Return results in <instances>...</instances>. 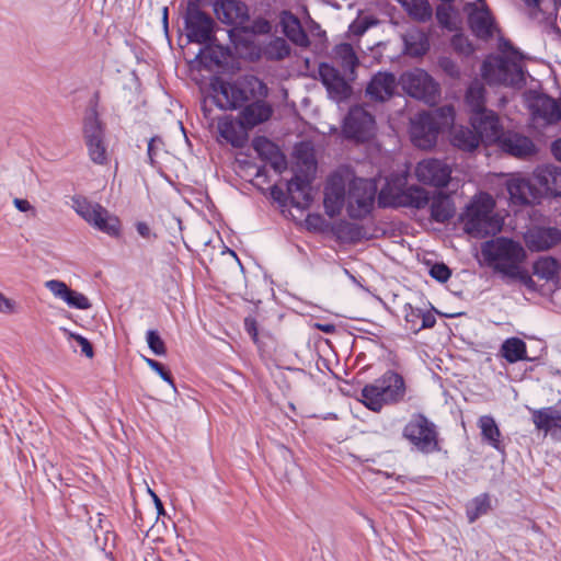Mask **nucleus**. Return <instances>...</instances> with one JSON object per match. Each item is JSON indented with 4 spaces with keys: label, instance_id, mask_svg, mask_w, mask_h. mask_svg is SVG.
I'll return each mask as SVG.
<instances>
[{
    "label": "nucleus",
    "instance_id": "f257e3e1",
    "mask_svg": "<svg viewBox=\"0 0 561 561\" xmlns=\"http://www.w3.org/2000/svg\"><path fill=\"white\" fill-rule=\"evenodd\" d=\"M377 193L374 180L355 178L347 170L334 172L324 190V209L330 218L340 215L344 206L351 218L362 219L370 214Z\"/></svg>",
    "mask_w": 561,
    "mask_h": 561
},
{
    "label": "nucleus",
    "instance_id": "f03ea898",
    "mask_svg": "<svg viewBox=\"0 0 561 561\" xmlns=\"http://www.w3.org/2000/svg\"><path fill=\"white\" fill-rule=\"evenodd\" d=\"M214 103L221 110H238L255 99H265L267 85L252 75L240 76L233 80L214 77L209 85Z\"/></svg>",
    "mask_w": 561,
    "mask_h": 561
},
{
    "label": "nucleus",
    "instance_id": "7ed1b4c3",
    "mask_svg": "<svg viewBox=\"0 0 561 561\" xmlns=\"http://www.w3.org/2000/svg\"><path fill=\"white\" fill-rule=\"evenodd\" d=\"M481 256L490 268L506 279L518 275L527 253L518 241L497 237L481 244Z\"/></svg>",
    "mask_w": 561,
    "mask_h": 561
},
{
    "label": "nucleus",
    "instance_id": "20e7f679",
    "mask_svg": "<svg viewBox=\"0 0 561 561\" xmlns=\"http://www.w3.org/2000/svg\"><path fill=\"white\" fill-rule=\"evenodd\" d=\"M495 202L488 193H480L460 215L463 231L474 238L495 234L502 228V219L494 214Z\"/></svg>",
    "mask_w": 561,
    "mask_h": 561
},
{
    "label": "nucleus",
    "instance_id": "39448f33",
    "mask_svg": "<svg viewBox=\"0 0 561 561\" xmlns=\"http://www.w3.org/2000/svg\"><path fill=\"white\" fill-rule=\"evenodd\" d=\"M455 110L444 105L431 112H422L411 118L410 135L412 142L421 149H431L438 134L454 124Z\"/></svg>",
    "mask_w": 561,
    "mask_h": 561
},
{
    "label": "nucleus",
    "instance_id": "423d86ee",
    "mask_svg": "<svg viewBox=\"0 0 561 561\" xmlns=\"http://www.w3.org/2000/svg\"><path fill=\"white\" fill-rule=\"evenodd\" d=\"M404 394L403 377L396 371L388 370L362 389L360 401L369 410L379 412L385 405L401 401Z\"/></svg>",
    "mask_w": 561,
    "mask_h": 561
},
{
    "label": "nucleus",
    "instance_id": "0eeeda50",
    "mask_svg": "<svg viewBox=\"0 0 561 561\" xmlns=\"http://www.w3.org/2000/svg\"><path fill=\"white\" fill-rule=\"evenodd\" d=\"M407 184L408 179L404 174L387 179L379 192V204L383 207H425L430 202L428 192L423 187Z\"/></svg>",
    "mask_w": 561,
    "mask_h": 561
},
{
    "label": "nucleus",
    "instance_id": "6e6552de",
    "mask_svg": "<svg viewBox=\"0 0 561 561\" xmlns=\"http://www.w3.org/2000/svg\"><path fill=\"white\" fill-rule=\"evenodd\" d=\"M510 49L514 59L506 57H490L485 59L481 67L483 80L489 84H503L519 87L525 82L524 71L520 64L516 60L519 53L508 43L503 44V51Z\"/></svg>",
    "mask_w": 561,
    "mask_h": 561
},
{
    "label": "nucleus",
    "instance_id": "1a4fd4ad",
    "mask_svg": "<svg viewBox=\"0 0 561 561\" xmlns=\"http://www.w3.org/2000/svg\"><path fill=\"white\" fill-rule=\"evenodd\" d=\"M73 210L92 228L108 237L118 238L122 233L121 219L108 211L101 204L91 202L85 197L72 198Z\"/></svg>",
    "mask_w": 561,
    "mask_h": 561
},
{
    "label": "nucleus",
    "instance_id": "9d476101",
    "mask_svg": "<svg viewBox=\"0 0 561 561\" xmlns=\"http://www.w3.org/2000/svg\"><path fill=\"white\" fill-rule=\"evenodd\" d=\"M399 82L410 96L428 105L439 100V84L423 69L415 68L402 73Z\"/></svg>",
    "mask_w": 561,
    "mask_h": 561
},
{
    "label": "nucleus",
    "instance_id": "9b49d317",
    "mask_svg": "<svg viewBox=\"0 0 561 561\" xmlns=\"http://www.w3.org/2000/svg\"><path fill=\"white\" fill-rule=\"evenodd\" d=\"M403 436L419 450L431 453L437 449L435 425L421 414L413 415L403 430Z\"/></svg>",
    "mask_w": 561,
    "mask_h": 561
},
{
    "label": "nucleus",
    "instance_id": "f8f14e48",
    "mask_svg": "<svg viewBox=\"0 0 561 561\" xmlns=\"http://www.w3.org/2000/svg\"><path fill=\"white\" fill-rule=\"evenodd\" d=\"M343 133L346 138L367 141L376 133L375 118L362 106L352 107L344 119Z\"/></svg>",
    "mask_w": 561,
    "mask_h": 561
},
{
    "label": "nucleus",
    "instance_id": "ddd939ff",
    "mask_svg": "<svg viewBox=\"0 0 561 561\" xmlns=\"http://www.w3.org/2000/svg\"><path fill=\"white\" fill-rule=\"evenodd\" d=\"M414 174L425 185L446 187L451 179V167L443 160L428 158L416 164Z\"/></svg>",
    "mask_w": 561,
    "mask_h": 561
},
{
    "label": "nucleus",
    "instance_id": "4468645a",
    "mask_svg": "<svg viewBox=\"0 0 561 561\" xmlns=\"http://www.w3.org/2000/svg\"><path fill=\"white\" fill-rule=\"evenodd\" d=\"M185 26L191 42L206 44L213 38L214 20L195 4L187 8Z\"/></svg>",
    "mask_w": 561,
    "mask_h": 561
},
{
    "label": "nucleus",
    "instance_id": "2eb2a0df",
    "mask_svg": "<svg viewBox=\"0 0 561 561\" xmlns=\"http://www.w3.org/2000/svg\"><path fill=\"white\" fill-rule=\"evenodd\" d=\"M528 107L535 123L552 125L561 121V103L546 94H531Z\"/></svg>",
    "mask_w": 561,
    "mask_h": 561
},
{
    "label": "nucleus",
    "instance_id": "dca6fc26",
    "mask_svg": "<svg viewBox=\"0 0 561 561\" xmlns=\"http://www.w3.org/2000/svg\"><path fill=\"white\" fill-rule=\"evenodd\" d=\"M524 241L531 252L548 251L561 243V229L534 226L524 233Z\"/></svg>",
    "mask_w": 561,
    "mask_h": 561
},
{
    "label": "nucleus",
    "instance_id": "f3484780",
    "mask_svg": "<svg viewBox=\"0 0 561 561\" xmlns=\"http://www.w3.org/2000/svg\"><path fill=\"white\" fill-rule=\"evenodd\" d=\"M470 122L479 137V141L499 142L503 136L500 119L492 111L474 114L471 116Z\"/></svg>",
    "mask_w": 561,
    "mask_h": 561
},
{
    "label": "nucleus",
    "instance_id": "a211bd4d",
    "mask_svg": "<svg viewBox=\"0 0 561 561\" xmlns=\"http://www.w3.org/2000/svg\"><path fill=\"white\" fill-rule=\"evenodd\" d=\"M465 11L468 13L470 28L478 37L488 38L492 36L493 20L484 0H479V3H468Z\"/></svg>",
    "mask_w": 561,
    "mask_h": 561
},
{
    "label": "nucleus",
    "instance_id": "6ab92c4d",
    "mask_svg": "<svg viewBox=\"0 0 561 561\" xmlns=\"http://www.w3.org/2000/svg\"><path fill=\"white\" fill-rule=\"evenodd\" d=\"M319 76L330 98L335 102H341L350 95L351 88L348 83L334 67L321 64L319 66Z\"/></svg>",
    "mask_w": 561,
    "mask_h": 561
},
{
    "label": "nucleus",
    "instance_id": "aec40b11",
    "mask_svg": "<svg viewBox=\"0 0 561 561\" xmlns=\"http://www.w3.org/2000/svg\"><path fill=\"white\" fill-rule=\"evenodd\" d=\"M319 76L330 98L335 102H341L350 95L351 88L348 83L334 67L321 64L319 66Z\"/></svg>",
    "mask_w": 561,
    "mask_h": 561
},
{
    "label": "nucleus",
    "instance_id": "412c9836",
    "mask_svg": "<svg viewBox=\"0 0 561 561\" xmlns=\"http://www.w3.org/2000/svg\"><path fill=\"white\" fill-rule=\"evenodd\" d=\"M319 76L330 98L335 102H341L350 95L351 88L348 83L334 67L321 64L319 66Z\"/></svg>",
    "mask_w": 561,
    "mask_h": 561
},
{
    "label": "nucleus",
    "instance_id": "4be33fe9",
    "mask_svg": "<svg viewBox=\"0 0 561 561\" xmlns=\"http://www.w3.org/2000/svg\"><path fill=\"white\" fill-rule=\"evenodd\" d=\"M44 285L55 298L62 300L70 308L80 310H87L91 308V302L85 295L71 289L62 280L49 279L46 280Z\"/></svg>",
    "mask_w": 561,
    "mask_h": 561
},
{
    "label": "nucleus",
    "instance_id": "5701e85b",
    "mask_svg": "<svg viewBox=\"0 0 561 561\" xmlns=\"http://www.w3.org/2000/svg\"><path fill=\"white\" fill-rule=\"evenodd\" d=\"M535 427L542 431L546 435L552 437L561 435V411L554 407H546L541 409L528 408Z\"/></svg>",
    "mask_w": 561,
    "mask_h": 561
},
{
    "label": "nucleus",
    "instance_id": "b1692460",
    "mask_svg": "<svg viewBox=\"0 0 561 561\" xmlns=\"http://www.w3.org/2000/svg\"><path fill=\"white\" fill-rule=\"evenodd\" d=\"M501 149L518 159H527L537 153L534 141L518 133L503 134L499 141Z\"/></svg>",
    "mask_w": 561,
    "mask_h": 561
},
{
    "label": "nucleus",
    "instance_id": "393cba45",
    "mask_svg": "<svg viewBox=\"0 0 561 561\" xmlns=\"http://www.w3.org/2000/svg\"><path fill=\"white\" fill-rule=\"evenodd\" d=\"M272 105L265 99H255L242 107L239 117L244 128L251 129L267 122L273 115Z\"/></svg>",
    "mask_w": 561,
    "mask_h": 561
},
{
    "label": "nucleus",
    "instance_id": "a878e982",
    "mask_svg": "<svg viewBox=\"0 0 561 561\" xmlns=\"http://www.w3.org/2000/svg\"><path fill=\"white\" fill-rule=\"evenodd\" d=\"M506 190L510 201L514 205H527L537 198V191L529 180L519 174L510 175L506 181Z\"/></svg>",
    "mask_w": 561,
    "mask_h": 561
},
{
    "label": "nucleus",
    "instance_id": "bb28decb",
    "mask_svg": "<svg viewBox=\"0 0 561 561\" xmlns=\"http://www.w3.org/2000/svg\"><path fill=\"white\" fill-rule=\"evenodd\" d=\"M252 146L259 157L270 163L276 172L282 173L286 169V158L273 141L260 136L253 139Z\"/></svg>",
    "mask_w": 561,
    "mask_h": 561
},
{
    "label": "nucleus",
    "instance_id": "cd10ccee",
    "mask_svg": "<svg viewBox=\"0 0 561 561\" xmlns=\"http://www.w3.org/2000/svg\"><path fill=\"white\" fill-rule=\"evenodd\" d=\"M534 178L546 193L561 197V168L547 164L537 167L534 171Z\"/></svg>",
    "mask_w": 561,
    "mask_h": 561
},
{
    "label": "nucleus",
    "instance_id": "c85d7f7f",
    "mask_svg": "<svg viewBox=\"0 0 561 561\" xmlns=\"http://www.w3.org/2000/svg\"><path fill=\"white\" fill-rule=\"evenodd\" d=\"M397 87L396 77L389 72H378L367 85L366 92L373 99L385 101L389 99Z\"/></svg>",
    "mask_w": 561,
    "mask_h": 561
},
{
    "label": "nucleus",
    "instance_id": "c756f323",
    "mask_svg": "<svg viewBox=\"0 0 561 561\" xmlns=\"http://www.w3.org/2000/svg\"><path fill=\"white\" fill-rule=\"evenodd\" d=\"M218 19L228 25H240L249 19L247 5L238 0H226L217 10Z\"/></svg>",
    "mask_w": 561,
    "mask_h": 561
},
{
    "label": "nucleus",
    "instance_id": "7c9ffc66",
    "mask_svg": "<svg viewBox=\"0 0 561 561\" xmlns=\"http://www.w3.org/2000/svg\"><path fill=\"white\" fill-rule=\"evenodd\" d=\"M245 129L247 128L241 125L240 118L239 122H236L231 117L225 116L218 122V133L220 137L233 147L243 146L247 140Z\"/></svg>",
    "mask_w": 561,
    "mask_h": 561
},
{
    "label": "nucleus",
    "instance_id": "2f4dec72",
    "mask_svg": "<svg viewBox=\"0 0 561 561\" xmlns=\"http://www.w3.org/2000/svg\"><path fill=\"white\" fill-rule=\"evenodd\" d=\"M280 25L284 34L289 41L300 47L309 45V38L304 31L300 21L290 12H283L280 15Z\"/></svg>",
    "mask_w": 561,
    "mask_h": 561
},
{
    "label": "nucleus",
    "instance_id": "473e14b6",
    "mask_svg": "<svg viewBox=\"0 0 561 561\" xmlns=\"http://www.w3.org/2000/svg\"><path fill=\"white\" fill-rule=\"evenodd\" d=\"M465 102L472 115L488 112L485 108V89L479 79L473 80L467 89Z\"/></svg>",
    "mask_w": 561,
    "mask_h": 561
},
{
    "label": "nucleus",
    "instance_id": "72a5a7b5",
    "mask_svg": "<svg viewBox=\"0 0 561 561\" xmlns=\"http://www.w3.org/2000/svg\"><path fill=\"white\" fill-rule=\"evenodd\" d=\"M478 426L481 431L483 440L496 450L503 451L501 432L493 416L482 415L478 421Z\"/></svg>",
    "mask_w": 561,
    "mask_h": 561
},
{
    "label": "nucleus",
    "instance_id": "f704fd0d",
    "mask_svg": "<svg viewBox=\"0 0 561 561\" xmlns=\"http://www.w3.org/2000/svg\"><path fill=\"white\" fill-rule=\"evenodd\" d=\"M501 355L511 364L527 358L526 343L519 337H508L501 345Z\"/></svg>",
    "mask_w": 561,
    "mask_h": 561
},
{
    "label": "nucleus",
    "instance_id": "c9c22d12",
    "mask_svg": "<svg viewBox=\"0 0 561 561\" xmlns=\"http://www.w3.org/2000/svg\"><path fill=\"white\" fill-rule=\"evenodd\" d=\"M455 213L451 199L444 194H437L431 203V216L436 222H445L449 220Z\"/></svg>",
    "mask_w": 561,
    "mask_h": 561
},
{
    "label": "nucleus",
    "instance_id": "e433bc0d",
    "mask_svg": "<svg viewBox=\"0 0 561 561\" xmlns=\"http://www.w3.org/2000/svg\"><path fill=\"white\" fill-rule=\"evenodd\" d=\"M84 142L104 138V127L95 108H89L83 117Z\"/></svg>",
    "mask_w": 561,
    "mask_h": 561
},
{
    "label": "nucleus",
    "instance_id": "4c0bfd02",
    "mask_svg": "<svg viewBox=\"0 0 561 561\" xmlns=\"http://www.w3.org/2000/svg\"><path fill=\"white\" fill-rule=\"evenodd\" d=\"M451 144L460 150L472 151L479 146V137L468 127H455L451 133Z\"/></svg>",
    "mask_w": 561,
    "mask_h": 561
},
{
    "label": "nucleus",
    "instance_id": "58836bf2",
    "mask_svg": "<svg viewBox=\"0 0 561 561\" xmlns=\"http://www.w3.org/2000/svg\"><path fill=\"white\" fill-rule=\"evenodd\" d=\"M559 270V262L550 256L540 257L534 264V274L547 282L557 280Z\"/></svg>",
    "mask_w": 561,
    "mask_h": 561
},
{
    "label": "nucleus",
    "instance_id": "ea45409f",
    "mask_svg": "<svg viewBox=\"0 0 561 561\" xmlns=\"http://www.w3.org/2000/svg\"><path fill=\"white\" fill-rule=\"evenodd\" d=\"M415 20L425 22L432 16V7L427 0H398Z\"/></svg>",
    "mask_w": 561,
    "mask_h": 561
},
{
    "label": "nucleus",
    "instance_id": "a19ab883",
    "mask_svg": "<svg viewBox=\"0 0 561 561\" xmlns=\"http://www.w3.org/2000/svg\"><path fill=\"white\" fill-rule=\"evenodd\" d=\"M262 53L267 59L282 60L289 55L290 47L284 38L275 37L264 45Z\"/></svg>",
    "mask_w": 561,
    "mask_h": 561
},
{
    "label": "nucleus",
    "instance_id": "79ce46f5",
    "mask_svg": "<svg viewBox=\"0 0 561 561\" xmlns=\"http://www.w3.org/2000/svg\"><path fill=\"white\" fill-rule=\"evenodd\" d=\"M333 54L336 60L340 61L341 66L345 70H351V72L354 71L355 67L358 64L357 56L348 43H342L334 47Z\"/></svg>",
    "mask_w": 561,
    "mask_h": 561
},
{
    "label": "nucleus",
    "instance_id": "37998d69",
    "mask_svg": "<svg viewBox=\"0 0 561 561\" xmlns=\"http://www.w3.org/2000/svg\"><path fill=\"white\" fill-rule=\"evenodd\" d=\"M405 47L410 55L421 56L428 49V41L422 32H410L404 36Z\"/></svg>",
    "mask_w": 561,
    "mask_h": 561
},
{
    "label": "nucleus",
    "instance_id": "c03bdc74",
    "mask_svg": "<svg viewBox=\"0 0 561 561\" xmlns=\"http://www.w3.org/2000/svg\"><path fill=\"white\" fill-rule=\"evenodd\" d=\"M491 507L490 497L488 494H480L474 497L467 505V516L470 523H473L480 516L488 513Z\"/></svg>",
    "mask_w": 561,
    "mask_h": 561
},
{
    "label": "nucleus",
    "instance_id": "a18cd8bd",
    "mask_svg": "<svg viewBox=\"0 0 561 561\" xmlns=\"http://www.w3.org/2000/svg\"><path fill=\"white\" fill-rule=\"evenodd\" d=\"M88 154L95 164H106L108 161L107 147L104 138L87 141Z\"/></svg>",
    "mask_w": 561,
    "mask_h": 561
},
{
    "label": "nucleus",
    "instance_id": "49530a36",
    "mask_svg": "<svg viewBox=\"0 0 561 561\" xmlns=\"http://www.w3.org/2000/svg\"><path fill=\"white\" fill-rule=\"evenodd\" d=\"M422 309L414 308L410 304L404 305L403 312H404V320L407 329L417 333L420 332V320L422 318Z\"/></svg>",
    "mask_w": 561,
    "mask_h": 561
},
{
    "label": "nucleus",
    "instance_id": "de8ad7c7",
    "mask_svg": "<svg viewBox=\"0 0 561 561\" xmlns=\"http://www.w3.org/2000/svg\"><path fill=\"white\" fill-rule=\"evenodd\" d=\"M307 188L308 183L305 182L299 176L293 178L287 184V190L288 193L291 195V198L294 199L296 197L295 194H298L306 203L310 201V196L309 193L307 192Z\"/></svg>",
    "mask_w": 561,
    "mask_h": 561
},
{
    "label": "nucleus",
    "instance_id": "09e8293b",
    "mask_svg": "<svg viewBox=\"0 0 561 561\" xmlns=\"http://www.w3.org/2000/svg\"><path fill=\"white\" fill-rule=\"evenodd\" d=\"M146 341L153 354L158 356L165 355V344L157 331L149 330L146 334Z\"/></svg>",
    "mask_w": 561,
    "mask_h": 561
},
{
    "label": "nucleus",
    "instance_id": "8fccbe9b",
    "mask_svg": "<svg viewBox=\"0 0 561 561\" xmlns=\"http://www.w3.org/2000/svg\"><path fill=\"white\" fill-rule=\"evenodd\" d=\"M144 360L146 362V364L153 370L156 371L165 382H168L173 389L175 388L174 386V381L172 379V376L170 374V371H168L163 365L152 358H149V357H146L144 356L142 357Z\"/></svg>",
    "mask_w": 561,
    "mask_h": 561
},
{
    "label": "nucleus",
    "instance_id": "3c124183",
    "mask_svg": "<svg viewBox=\"0 0 561 561\" xmlns=\"http://www.w3.org/2000/svg\"><path fill=\"white\" fill-rule=\"evenodd\" d=\"M436 19L442 26L451 30L453 26H451V8H450V5H447L445 3L438 5L436 9Z\"/></svg>",
    "mask_w": 561,
    "mask_h": 561
},
{
    "label": "nucleus",
    "instance_id": "603ef678",
    "mask_svg": "<svg viewBox=\"0 0 561 561\" xmlns=\"http://www.w3.org/2000/svg\"><path fill=\"white\" fill-rule=\"evenodd\" d=\"M430 275L440 283H445L449 279L451 272L447 265L436 263L431 267Z\"/></svg>",
    "mask_w": 561,
    "mask_h": 561
},
{
    "label": "nucleus",
    "instance_id": "864d4df0",
    "mask_svg": "<svg viewBox=\"0 0 561 561\" xmlns=\"http://www.w3.org/2000/svg\"><path fill=\"white\" fill-rule=\"evenodd\" d=\"M18 312V302L0 291V313L13 314Z\"/></svg>",
    "mask_w": 561,
    "mask_h": 561
},
{
    "label": "nucleus",
    "instance_id": "5fc2aeb1",
    "mask_svg": "<svg viewBox=\"0 0 561 561\" xmlns=\"http://www.w3.org/2000/svg\"><path fill=\"white\" fill-rule=\"evenodd\" d=\"M508 279L511 280H519L524 286H526L530 290L536 289V283L533 277L528 274V272L522 266L519 268V273L516 276H511Z\"/></svg>",
    "mask_w": 561,
    "mask_h": 561
},
{
    "label": "nucleus",
    "instance_id": "6e6d98bb",
    "mask_svg": "<svg viewBox=\"0 0 561 561\" xmlns=\"http://www.w3.org/2000/svg\"><path fill=\"white\" fill-rule=\"evenodd\" d=\"M69 337L73 339L79 344V346L81 347V352L87 357L93 356V348H92L91 343L88 341V339H85L82 335L75 334V333H69Z\"/></svg>",
    "mask_w": 561,
    "mask_h": 561
},
{
    "label": "nucleus",
    "instance_id": "4d7b16f0",
    "mask_svg": "<svg viewBox=\"0 0 561 561\" xmlns=\"http://www.w3.org/2000/svg\"><path fill=\"white\" fill-rule=\"evenodd\" d=\"M436 323L435 316L430 311H422V318L420 320V331L427 328H433Z\"/></svg>",
    "mask_w": 561,
    "mask_h": 561
},
{
    "label": "nucleus",
    "instance_id": "13d9d810",
    "mask_svg": "<svg viewBox=\"0 0 561 561\" xmlns=\"http://www.w3.org/2000/svg\"><path fill=\"white\" fill-rule=\"evenodd\" d=\"M440 67L451 77H458L459 70L457 66L448 58H443L439 61Z\"/></svg>",
    "mask_w": 561,
    "mask_h": 561
},
{
    "label": "nucleus",
    "instance_id": "bf43d9fd",
    "mask_svg": "<svg viewBox=\"0 0 561 561\" xmlns=\"http://www.w3.org/2000/svg\"><path fill=\"white\" fill-rule=\"evenodd\" d=\"M136 230L139 233V236L145 239L156 238V234L151 231V228L145 221H138L136 224Z\"/></svg>",
    "mask_w": 561,
    "mask_h": 561
},
{
    "label": "nucleus",
    "instance_id": "052dcab7",
    "mask_svg": "<svg viewBox=\"0 0 561 561\" xmlns=\"http://www.w3.org/2000/svg\"><path fill=\"white\" fill-rule=\"evenodd\" d=\"M13 204L16 207V209H19L22 213L30 211V213H32L33 216H35V214H36L35 208L26 199L14 198Z\"/></svg>",
    "mask_w": 561,
    "mask_h": 561
},
{
    "label": "nucleus",
    "instance_id": "680f3d73",
    "mask_svg": "<svg viewBox=\"0 0 561 561\" xmlns=\"http://www.w3.org/2000/svg\"><path fill=\"white\" fill-rule=\"evenodd\" d=\"M244 328L247 332L251 335V337L256 341L257 339V329L256 321L253 318H245Z\"/></svg>",
    "mask_w": 561,
    "mask_h": 561
},
{
    "label": "nucleus",
    "instance_id": "e2e57ef3",
    "mask_svg": "<svg viewBox=\"0 0 561 561\" xmlns=\"http://www.w3.org/2000/svg\"><path fill=\"white\" fill-rule=\"evenodd\" d=\"M526 7L529 9V14L531 18H536L538 12L540 11V2L541 0H523Z\"/></svg>",
    "mask_w": 561,
    "mask_h": 561
},
{
    "label": "nucleus",
    "instance_id": "0e129e2a",
    "mask_svg": "<svg viewBox=\"0 0 561 561\" xmlns=\"http://www.w3.org/2000/svg\"><path fill=\"white\" fill-rule=\"evenodd\" d=\"M551 151H552V154L553 157L561 162V138L560 139H557L552 146H551Z\"/></svg>",
    "mask_w": 561,
    "mask_h": 561
},
{
    "label": "nucleus",
    "instance_id": "69168bd1",
    "mask_svg": "<svg viewBox=\"0 0 561 561\" xmlns=\"http://www.w3.org/2000/svg\"><path fill=\"white\" fill-rule=\"evenodd\" d=\"M321 221V217L319 215H308L306 222L310 227H316L317 224Z\"/></svg>",
    "mask_w": 561,
    "mask_h": 561
},
{
    "label": "nucleus",
    "instance_id": "338daca9",
    "mask_svg": "<svg viewBox=\"0 0 561 561\" xmlns=\"http://www.w3.org/2000/svg\"><path fill=\"white\" fill-rule=\"evenodd\" d=\"M153 501H154V504L157 506V510H158V513L161 514L163 512V505H162V502L160 501V499L157 496V494L154 492H152L151 490H149Z\"/></svg>",
    "mask_w": 561,
    "mask_h": 561
},
{
    "label": "nucleus",
    "instance_id": "774afa93",
    "mask_svg": "<svg viewBox=\"0 0 561 561\" xmlns=\"http://www.w3.org/2000/svg\"><path fill=\"white\" fill-rule=\"evenodd\" d=\"M351 30H352L355 34H362V33H364V32H365V27H364V28H362V30H356V28H354L353 26H351Z\"/></svg>",
    "mask_w": 561,
    "mask_h": 561
}]
</instances>
